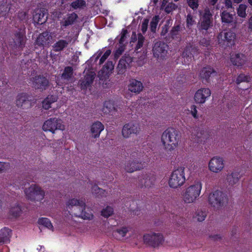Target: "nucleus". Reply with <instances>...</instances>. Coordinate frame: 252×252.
<instances>
[{
	"instance_id": "1",
	"label": "nucleus",
	"mask_w": 252,
	"mask_h": 252,
	"mask_svg": "<svg viewBox=\"0 0 252 252\" xmlns=\"http://www.w3.org/2000/svg\"><path fill=\"white\" fill-rule=\"evenodd\" d=\"M202 188V184L200 181H195L186 187L182 193L183 201L186 204L195 203L200 195Z\"/></svg>"
},
{
	"instance_id": "2",
	"label": "nucleus",
	"mask_w": 252,
	"mask_h": 252,
	"mask_svg": "<svg viewBox=\"0 0 252 252\" xmlns=\"http://www.w3.org/2000/svg\"><path fill=\"white\" fill-rule=\"evenodd\" d=\"M179 132L173 128H168L162 134L161 142L165 150L172 151L178 145L180 140Z\"/></svg>"
},
{
	"instance_id": "3",
	"label": "nucleus",
	"mask_w": 252,
	"mask_h": 252,
	"mask_svg": "<svg viewBox=\"0 0 252 252\" xmlns=\"http://www.w3.org/2000/svg\"><path fill=\"white\" fill-rule=\"evenodd\" d=\"M186 181L185 168L180 167L172 172L169 179V186L170 188L177 189L182 186Z\"/></svg>"
},
{
	"instance_id": "4",
	"label": "nucleus",
	"mask_w": 252,
	"mask_h": 252,
	"mask_svg": "<svg viewBox=\"0 0 252 252\" xmlns=\"http://www.w3.org/2000/svg\"><path fill=\"white\" fill-rule=\"evenodd\" d=\"M225 194L220 190H215L211 192L208 196L209 204L215 209H220L227 202Z\"/></svg>"
},
{
	"instance_id": "5",
	"label": "nucleus",
	"mask_w": 252,
	"mask_h": 252,
	"mask_svg": "<svg viewBox=\"0 0 252 252\" xmlns=\"http://www.w3.org/2000/svg\"><path fill=\"white\" fill-rule=\"evenodd\" d=\"M27 199L32 201H40L44 197L45 192L42 188L36 184H32L24 190Z\"/></svg>"
},
{
	"instance_id": "6",
	"label": "nucleus",
	"mask_w": 252,
	"mask_h": 252,
	"mask_svg": "<svg viewBox=\"0 0 252 252\" xmlns=\"http://www.w3.org/2000/svg\"><path fill=\"white\" fill-rule=\"evenodd\" d=\"M65 126L61 119L52 118L45 121L42 126V129L45 131H50L54 133L56 130H64Z\"/></svg>"
},
{
	"instance_id": "7",
	"label": "nucleus",
	"mask_w": 252,
	"mask_h": 252,
	"mask_svg": "<svg viewBox=\"0 0 252 252\" xmlns=\"http://www.w3.org/2000/svg\"><path fill=\"white\" fill-rule=\"evenodd\" d=\"M72 216L88 220H93L94 218L93 210L87 206L85 202L78 209L74 210Z\"/></svg>"
},
{
	"instance_id": "8",
	"label": "nucleus",
	"mask_w": 252,
	"mask_h": 252,
	"mask_svg": "<svg viewBox=\"0 0 252 252\" xmlns=\"http://www.w3.org/2000/svg\"><path fill=\"white\" fill-rule=\"evenodd\" d=\"M235 39V34L231 31H223L218 36L219 43L222 46H232Z\"/></svg>"
},
{
	"instance_id": "9",
	"label": "nucleus",
	"mask_w": 252,
	"mask_h": 252,
	"mask_svg": "<svg viewBox=\"0 0 252 252\" xmlns=\"http://www.w3.org/2000/svg\"><path fill=\"white\" fill-rule=\"evenodd\" d=\"M32 87L41 91L47 89L49 85L48 80L42 75H36L30 78Z\"/></svg>"
},
{
	"instance_id": "10",
	"label": "nucleus",
	"mask_w": 252,
	"mask_h": 252,
	"mask_svg": "<svg viewBox=\"0 0 252 252\" xmlns=\"http://www.w3.org/2000/svg\"><path fill=\"white\" fill-rule=\"evenodd\" d=\"M224 167V160L219 156L214 157L208 162V169L213 173H218L222 171Z\"/></svg>"
},
{
	"instance_id": "11",
	"label": "nucleus",
	"mask_w": 252,
	"mask_h": 252,
	"mask_svg": "<svg viewBox=\"0 0 252 252\" xmlns=\"http://www.w3.org/2000/svg\"><path fill=\"white\" fill-rule=\"evenodd\" d=\"M167 45L161 41L156 42L153 47V53L154 57L158 60L163 59L167 53Z\"/></svg>"
},
{
	"instance_id": "12",
	"label": "nucleus",
	"mask_w": 252,
	"mask_h": 252,
	"mask_svg": "<svg viewBox=\"0 0 252 252\" xmlns=\"http://www.w3.org/2000/svg\"><path fill=\"white\" fill-rule=\"evenodd\" d=\"M144 242L153 247H156L163 242V237L160 233L146 234L143 236Z\"/></svg>"
},
{
	"instance_id": "13",
	"label": "nucleus",
	"mask_w": 252,
	"mask_h": 252,
	"mask_svg": "<svg viewBox=\"0 0 252 252\" xmlns=\"http://www.w3.org/2000/svg\"><path fill=\"white\" fill-rule=\"evenodd\" d=\"M140 131V126L136 123L130 122L125 125L122 129V135L124 138H127L131 135L138 134Z\"/></svg>"
},
{
	"instance_id": "14",
	"label": "nucleus",
	"mask_w": 252,
	"mask_h": 252,
	"mask_svg": "<svg viewBox=\"0 0 252 252\" xmlns=\"http://www.w3.org/2000/svg\"><path fill=\"white\" fill-rule=\"evenodd\" d=\"M155 181V177L151 173H143L138 177L137 186L139 188H150Z\"/></svg>"
},
{
	"instance_id": "15",
	"label": "nucleus",
	"mask_w": 252,
	"mask_h": 252,
	"mask_svg": "<svg viewBox=\"0 0 252 252\" xmlns=\"http://www.w3.org/2000/svg\"><path fill=\"white\" fill-rule=\"evenodd\" d=\"M198 49L192 44L188 45L183 52L182 57L185 64H189L193 59L194 56L198 54Z\"/></svg>"
},
{
	"instance_id": "16",
	"label": "nucleus",
	"mask_w": 252,
	"mask_h": 252,
	"mask_svg": "<svg viewBox=\"0 0 252 252\" xmlns=\"http://www.w3.org/2000/svg\"><path fill=\"white\" fill-rule=\"evenodd\" d=\"M132 58L129 55H125L119 61L116 70L118 74H124L127 68L130 67Z\"/></svg>"
},
{
	"instance_id": "17",
	"label": "nucleus",
	"mask_w": 252,
	"mask_h": 252,
	"mask_svg": "<svg viewBox=\"0 0 252 252\" xmlns=\"http://www.w3.org/2000/svg\"><path fill=\"white\" fill-rule=\"evenodd\" d=\"M73 68L71 66H66L64 68L61 78L58 77L56 83L59 86H62L64 84L68 83L73 77Z\"/></svg>"
},
{
	"instance_id": "18",
	"label": "nucleus",
	"mask_w": 252,
	"mask_h": 252,
	"mask_svg": "<svg viewBox=\"0 0 252 252\" xmlns=\"http://www.w3.org/2000/svg\"><path fill=\"white\" fill-rule=\"evenodd\" d=\"M30 96L26 93H21L17 95L16 105L18 107L23 109H27L31 107Z\"/></svg>"
},
{
	"instance_id": "19",
	"label": "nucleus",
	"mask_w": 252,
	"mask_h": 252,
	"mask_svg": "<svg viewBox=\"0 0 252 252\" xmlns=\"http://www.w3.org/2000/svg\"><path fill=\"white\" fill-rule=\"evenodd\" d=\"M211 92L208 88H203L198 90L195 94L194 100L197 103H204L207 98L211 95Z\"/></svg>"
},
{
	"instance_id": "20",
	"label": "nucleus",
	"mask_w": 252,
	"mask_h": 252,
	"mask_svg": "<svg viewBox=\"0 0 252 252\" xmlns=\"http://www.w3.org/2000/svg\"><path fill=\"white\" fill-rule=\"evenodd\" d=\"M212 14L208 8L205 9L202 14V17L200 19V29L201 30L207 31L210 27L212 22Z\"/></svg>"
},
{
	"instance_id": "21",
	"label": "nucleus",
	"mask_w": 252,
	"mask_h": 252,
	"mask_svg": "<svg viewBox=\"0 0 252 252\" xmlns=\"http://www.w3.org/2000/svg\"><path fill=\"white\" fill-rule=\"evenodd\" d=\"M25 36L23 33L18 32L15 34L13 41L10 42L12 48L17 51H21L25 45Z\"/></svg>"
},
{
	"instance_id": "22",
	"label": "nucleus",
	"mask_w": 252,
	"mask_h": 252,
	"mask_svg": "<svg viewBox=\"0 0 252 252\" xmlns=\"http://www.w3.org/2000/svg\"><path fill=\"white\" fill-rule=\"evenodd\" d=\"M85 201L83 199H78L77 198H71L68 199L66 203V208L67 210L70 211V214L72 216L73 212L76 209H78L81 206L84 204Z\"/></svg>"
},
{
	"instance_id": "23",
	"label": "nucleus",
	"mask_w": 252,
	"mask_h": 252,
	"mask_svg": "<svg viewBox=\"0 0 252 252\" xmlns=\"http://www.w3.org/2000/svg\"><path fill=\"white\" fill-rule=\"evenodd\" d=\"M95 73L89 71L86 73L83 79L80 80V85L82 90H85L91 87L95 78Z\"/></svg>"
},
{
	"instance_id": "24",
	"label": "nucleus",
	"mask_w": 252,
	"mask_h": 252,
	"mask_svg": "<svg viewBox=\"0 0 252 252\" xmlns=\"http://www.w3.org/2000/svg\"><path fill=\"white\" fill-rule=\"evenodd\" d=\"M101 110L105 115H113L117 111V105L112 100L105 101Z\"/></svg>"
},
{
	"instance_id": "25",
	"label": "nucleus",
	"mask_w": 252,
	"mask_h": 252,
	"mask_svg": "<svg viewBox=\"0 0 252 252\" xmlns=\"http://www.w3.org/2000/svg\"><path fill=\"white\" fill-rule=\"evenodd\" d=\"M47 19V13L45 9H37L33 16L34 21L38 24L44 23Z\"/></svg>"
},
{
	"instance_id": "26",
	"label": "nucleus",
	"mask_w": 252,
	"mask_h": 252,
	"mask_svg": "<svg viewBox=\"0 0 252 252\" xmlns=\"http://www.w3.org/2000/svg\"><path fill=\"white\" fill-rule=\"evenodd\" d=\"M142 168V163L136 160H129L126 163L125 167V170L128 173H132Z\"/></svg>"
},
{
	"instance_id": "27",
	"label": "nucleus",
	"mask_w": 252,
	"mask_h": 252,
	"mask_svg": "<svg viewBox=\"0 0 252 252\" xmlns=\"http://www.w3.org/2000/svg\"><path fill=\"white\" fill-rule=\"evenodd\" d=\"M52 37L47 32H44L37 37L35 43L38 46H45L50 43Z\"/></svg>"
},
{
	"instance_id": "28",
	"label": "nucleus",
	"mask_w": 252,
	"mask_h": 252,
	"mask_svg": "<svg viewBox=\"0 0 252 252\" xmlns=\"http://www.w3.org/2000/svg\"><path fill=\"white\" fill-rule=\"evenodd\" d=\"M143 85L141 82L136 79L129 80L128 89L129 91L135 94H139L143 89Z\"/></svg>"
},
{
	"instance_id": "29",
	"label": "nucleus",
	"mask_w": 252,
	"mask_h": 252,
	"mask_svg": "<svg viewBox=\"0 0 252 252\" xmlns=\"http://www.w3.org/2000/svg\"><path fill=\"white\" fill-rule=\"evenodd\" d=\"M230 60L233 65L240 66L246 63L247 58L243 54H235L231 55Z\"/></svg>"
},
{
	"instance_id": "30",
	"label": "nucleus",
	"mask_w": 252,
	"mask_h": 252,
	"mask_svg": "<svg viewBox=\"0 0 252 252\" xmlns=\"http://www.w3.org/2000/svg\"><path fill=\"white\" fill-rule=\"evenodd\" d=\"M217 72L214 70V69L210 67H204L202 69L200 73V77L202 79L203 81H206V82H208L210 77L212 76L216 75Z\"/></svg>"
},
{
	"instance_id": "31",
	"label": "nucleus",
	"mask_w": 252,
	"mask_h": 252,
	"mask_svg": "<svg viewBox=\"0 0 252 252\" xmlns=\"http://www.w3.org/2000/svg\"><path fill=\"white\" fill-rule=\"evenodd\" d=\"M104 128V126L100 122L97 121L93 124L91 127L92 136L94 138L99 137Z\"/></svg>"
},
{
	"instance_id": "32",
	"label": "nucleus",
	"mask_w": 252,
	"mask_h": 252,
	"mask_svg": "<svg viewBox=\"0 0 252 252\" xmlns=\"http://www.w3.org/2000/svg\"><path fill=\"white\" fill-rule=\"evenodd\" d=\"M241 176L237 171H233L231 173L227 174L226 178V183L229 186H233L238 183Z\"/></svg>"
},
{
	"instance_id": "33",
	"label": "nucleus",
	"mask_w": 252,
	"mask_h": 252,
	"mask_svg": "<svg viewBox=\"0 0 252 252\" xmlns=\"http://www.w3.org/2000/svg\"><path fill=\"white\" fill-rule=\"evenodd\" d=\"M70 41L69 39L59 40L52 46L53 51L57 52L63 50L67 47Z\"/></svg>"
},
{
	"instance_id": "34",
	"label": "nucleus",
	"mask_w": 252,
	"mask_h": 252,
	"mask_svg": "<svg viewBox=\"0 0 252 252\" xmlns=\"http://www.w3.org/2000/svg\"><path fill=\"white\" fill-rule=\"evenodd\" d=\"M114 65L111 61H108L99 72V75H102L104 78L108 77L114 69Z\"/></svg>"
},
{
	"instance_id": "35",
	"label": "nucleus",
	"mask_w": 252,
	"mask_h": 252,
	"mask_svg": "<svg viewBox=\"0 0 252 252\" xmlns=\"http://www.w3.org/2000/svg\"><path fill=\"white\" fill-rule=\"evenodd\" d=\"M77 17V15L75 13L68 14L66 18H64L63 20L61 22V27H66L69 25H72Z\"/></svg>"
},
{
	"instance_id": "36",
	"label": "nucleus",
	"mask_w": 252,
	"mask_h": 252,
	"mask_svg": "<svg viewBox=\"0 0 252 252\" xmlns=\"http://www.w3.org/2000/svg\"><path fill=\"white\" fill-rule=\"evenodd\" d=\"M86 188H87L88 189H91L93 193L99 194L101 196H105V194H104L105 191L104 190L99 188L96 185H93L92 183L90 181L87 182Z\"/></svg>"
},
{
	"instance_id": "37",
	"label": "nucleus",
	"mask_w": 252,
	"mask_h": 252,
	"mask_svg": "<svg viewBox=\"0 0 252 252\" xmlns=\"http://www.w3.org/2000/svg\"><path fill=\"white\" fill-rule=\"evenodd\" d=\"M10 232V229L6 227L0 230V244L6 243L8 241Z\"/></svg>"
},
{
	"instance_id": "38",
	"label": "nucleus",
	"mask_w": 252,
	"mask_h": 252,
	"mask_svg": "<svg viewBox=\"0 0 252 252\" xmlns=\"http://www.w3.org/2000/svg\"><path fill=\"white\" fill-rule=\"evenodd\" d=\"M129 230V227L123 226L114 231L113 235L117 239H121L126 236Z\"/></svg>"
},
{
	"instance_id": "39",
	"label": "nucleus",
	"mask_w": 252,
	"mask_h": 252,
	"mask_svg": "<svg viewBox=\"0 0 252 252\" xmlns=\"http://www.w3.org/2000/svg\"><path fill=\"white\" fill-rule=\"evenodd\" d=\"M57 100L56 96H48L42 102L43 108L45 109H48L51 107V104Z\"/></svg>"
},
{
	"instance_id": "40",
	"label": "nucleus",
	"mask_w": 252,
	"mask_h": 252,
	"mask_svg": "<svg viewBox=\"0 0 252 252\" xmlns=\"http://www.w3.org/2000/svg\"><path fill=\"white\" fill-rule=\"evenodd\" d=\"M206 132L204 130L200 129L199 128H196L194 131L192 132L193 136H195L199 141H202L203 139H204V135Z\"/></svg>"
},
{
	"instance_id": "41",
	"label": "nucleus",
	"mask_w": 252,
	"mask_h": 252,
	"mask_svg": "<svg viewBox=\"0 0 252 252\" xmlns=\"http://www.w3.org/2000/svg\"><path fill=\"white\" fill-rule=\"evenodd\" d=\"M159 21V16H155L152 18L150 24V30L152 32H156Z\"/></svg>"
},
{
	"instance_id": "42",
	"label": "nucleus",
	"mask_w": 252,
	"mask_h": 252,
	"mask_svg": "<svg viewBox=\"0 0 252 252\" xmlns=\"http://www.w3.org/2000/svg\"><path fill=\"white\" fill-rule=\"evenodd\" d=\"M145 41V37L141 33L137 34V42L135 47V51L139 52L138 50L142 47Z\"/></svg>"
},
{
	"instance_id": "43",
	"label": "nucleus",
	"mask_w": 252,
	"mask_h": 252,
	"mask_svg": "<svg viewBox=\"0 0 252 252\" xmlns=\"http://www.w3.org/2000/svg\"><path fill=\"white\" fill-rule=\"evenodd\" d=\"M165 2V0H164L163 1L161 8H164L165 11L167 13H170L171 12H172L173 10H175L177 6L175 4L173 3V2H170L168 3L166 6L164 5V3Z\"/></svg>"
},
{
	"instance_id": "44",
	"label": "nucleus",
	"mask_w": 252,
	"mask_h": 252,
	"mask_svg": "<svg viewBox=\"0 0 252 252\" xmlns=\"http://www.w3.org/2000/svg\"><path fill=\"white\" fill-rule=\"evenodd\" d=\"M38 223L40 225H42L47 228L52 230L53 229V226L50 221V220L47 218H41L38 220Z\"/></svg>"
},
{
	"instance_id": "45",
	"label": "nucleus",
	"mask_w": 252,
	"mask_h": 252,
	"mask_svg": "<svg viewBox=\"0 0 252 252\" xmlns=\"http://www.w3.org/2000/svg\"><path fill=\"white\" fill-rule=\"evenodd\" d=\"M207 216V212L202 210H198L195 213V218L198 221H202L205 220Z\"/></svg>"
},
{
	"instance_id": "46",
	"label": "nucleus",
	"mask_w": 252,
	"mask_h": 252,
	"mask_svg": "<svg viewBox=\"0 0 252 252\" xmlns=\"http://www.w3.org/2000/svg\"><path fill=\"white\" fill-rule=\"evenodd\" d=\"M22 210L21 207L18 204L12 207L10 210V214L14 217L19 216Z\"/></svg>"
},
{
	"instance_id": "47",
	"label": "nucleus",
	"mask_w": 252,
	"mask_h": 252,
	"mask_svg": "<svg viewBox=\"0 0 252 252\" xmlns=\"http://www.w3.org/2000/svg\"><path fill=\"white\" fill-rule=\"evenodd\" d=\"M222 22L229 23L232 21L233 15L226 11H223L221 15Z\"/></svg>"
},
{
	"instance_id": "48",
	"label": "nucleus",
	"mask_w": 252,
	"mask_h": 252,
	"mask_svg": "<svg viewBox=\"0 0 252 252\" xmlns=\"http://www.w3.org/2000/svg\"><path fill=\"white\" fill-rule=\"evenodd\" d=\"M71 6L75 9L80 8L86 6V2L84 0H76L71 3Z\"/></svg>"
},
{
	"instance_id": "49",
	"label": "nucleus",
	"mask_w": 252,
	"mask_h": 252,
	"mask_svg": "<svg viewBox=\"0 0 252 252\" xmlns=\"http://www.w3.org/2000/svg\"><path fill=\"white\" fill-rule=\"evenodd\" d=\"M114 212L113 208L110 206H107L101 211V215L105 218L111 216Z\"/></svg>"
},
{
	"instance_id": "50",
	"label": "nucleus",
	"mask_w": 252,
	"mask_h": 252,
	"mask_svg": "<svg viewBox=\"0 0 252 252\" xmlns=\"http://www.w3.org/2000/svg\"><path fill=\"white\" fill-rule=\"evenodd\" d=\"M250 78L249 76H246L244 74H240L236 79V83L240 84L242 82H249Z\"/></svg>"
},
{
	"instance_id": "51",
	"label": "nucleus",
	"mask_w": 252,
	"mask_h": 252,
	"mask_svg": "<svg viewBox=\"0 0 252 252\" xmlns=\"http://www.w3.org/2000/svg\"><path fill=\"white\" fill-rule=\"evenodd\" d=\"M247 6L244 4H240L238 8L237 13L238 15L241 17H245L246 10Z\"/></svg>"
},
{
	"instance_id": "52",
	"label": "nucleus",
	"mask_w": 252,
	"mask_h": 252,
	"mask_svg": "<svg viewBox=\"0 0 252 252\" xmlns=\"http://www.w3.org/2000/svg\"><path fill=\"white\" fill-rule=\"evenodd\" d=\"M174 78L178 82H183L185 80V74L182 71H179L177 74L175 75Z\"/></svg>"
},
{
	"instance_id": "53",
	"label": "nucleus",
	"mask_w": 252,
	"mask_h": 252,
	"mask_svg": "<svg viewBox=\"0 0 252 252\" xmlns=\"http://www.w3.org/2000/svg\"><path fill=\"white\" fill-rule=\"evenodd\" d=\"M127 33V31L126 29H123L121 33V38L119 40V43L120 45H124V42L126 38V34Z\"/></svg>"
},
{
	"instance_id": "54",
	"label": "nucleus",
	"mask_w": 252,
	"mask_h": 252,
	"mask_svg": "<svg viewBox=\"0 0 252 252\" xmlns=\"http://www.w3.org/2000/svg\"><path fill=\"white\" fill-rule=\"evenodd\" d=\"M10 168V164L8 162L0 161V173L5 172Z\"/></svg>"
},
{
	"instance_id": "55",
	"label": "nucleus",
	"mask_w": 252,
	"mask_h": 252,
	"mask_svg": "<svg viewBox=\"0 0 252 252\" xmlns=\"http://www.w3.org/2000/svg\"><path fill=\"white\" fill-rule=\"evenodd\" d=\"M125 50L124 45H120V47L116 50L114 56L115 58H118L124 52Z\"/></svg>"
},
{
	"instance_id": "56",
	"label": "nucleus",
	"mask_w": 252,
	"mask_h": 252,
	"mask_svg": "<svg viewBox=\"0 0 252 252\" xmlns=\"http://www.w3.org/2000/svg\"><path fill=\"white\" fill-rule=\"evenodd\" d=\"M111 53V50H107L106 51V52L104 53V54L103 55V56L101 57L100 60H99V64H102L107 59V58L110 56V54Z\"/></svg>"
},
{
	"instance_id": "57",
	"label": "nucleus",
	"mask_w": 252,
	"mask_h": 252,
	"mask_svg": "<svg viewBox=\"0 0 252 252\" xmlns=\"http://www.w3.org/2000/svg\"><path fill=\"white\" fill-rule=\"evenodd\" d=\"M187 0L188 5H189V6L190 8H191L193 9L194 8H197V7L198 6V0Z\"/></svg>"
},
{
	"instance_id": "58",
	"label": "nucleus",
	"mask_w": 252,
	"mask_h": 252,
	"mask_svg": "<svg viewBox=\"0 0 252 252\" xmlns=\"http://www.w3.org/2000/svg\"><path fill=\"white\" fill-rule=\"evenodd\" d=\"M149 24V20L144 19L141 25V31L143 33H145L147 30L148 26Z\"/></svg>"
},
{
	"instance_id": "59",
	"label": "nucleus",
	"mask_w": 252,
	"mask_h": 252,
	"mask_svg": "<svg viewBox=\"0 0 252 252\" xmlns=\"http://www.w3.org/2000/svg\"><path fill=\"white\" fill-rule=\"evenodd\" d=\"M194 21L193 20L192 16L190 14H188L187 17V24L188 27L192 26L194 24Z\"/></svg>"
},
{
	"instance_id": "60",
	"label": "nucleus",
	"mask_w": 252,
	"mask_h": 252,
	"mask_svg": "<svg viewBox=\"0 0 252 252\" xmlns=\"http://www.w3.org/2000/svg\"><path fill=\"white\" fill-rule=\"evenodd\" d=\"M180 27L179 26H175L172 28L171 31V34L173 37V36H176L178 34L179 31H180Z\"/></svg>"
},
{
	"instance_id": "61",
	"label": "nucleus",
	"mask_w": 252,
	"mask_h": 252,
	"mask_svg": "<svg viewBox=\"0 0 252 252\" xmlns=\"http://www.w3.org/2000/svg\"><path fill=\"white\" fill-rule=\"evenodd\" d=\"M197 111L196 110V106L192 105L191 107V114L194 118H198L197 116Z\"/></svg>"
},
{
	"instance_id": "62",
	"label": "nucleus",
	"mask_w": 252,
	"mask_h": 252,
	"mask_svg": "<svg viewBox=\"0 0 252 252\" xmlns=\"http://www.w3.org/2000/svg\"><path fill=\"white\" fill-rule=\"evenodd\" d=\"M200 44L201 45L207 47L210 45V41L206 38H203L200 40Z\"/></svg>"
},
{
	"instance_id": "63",
	"label": "nucleus",
	"mask_w": 252,
	"mask_h": 252,
	"mask_svg": "<svg viewBox=\"0 0 252 252\" xmlns=\"http://www.w3.org/2000/svg\"><path fill=\"white\" fill-rule=\"evenodd\" d=\"M137 39V34L135 32H132V34L131 38V42H135Z\"/></svg>"
},
{
	"instance_id": "64",
	"label": "nucleus",
	"mask_w": 252,
	"mask_h": 252,
	"mask_svg": "<svg viewBox=\"0 0 252 252\" xmlns=\"http://www.w3.org/2000/svg\"><path fill=\"white\" fill-rule=\"evenodd\" d=\"M168 30L166 27H162V31L160 33L161 36H164L167 32Z\"/></svg>"
}]
</instances>
